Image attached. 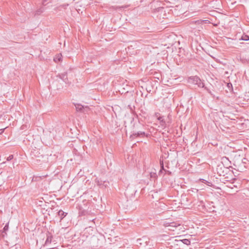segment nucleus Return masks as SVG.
<instances>
[{
    "instance_id": "nucleus-1",
    "label": "nucleus",
    "mask_w": 249,
    "mask_h": 249,
    "mask_svg": "<svg viewBox=\"0 0 249 249\" xmlns=\"http://www.w3.org/2000/svg\"><path fill=\"white\" fill-rule=\"evenodd\" d=\"M188 82L194 85H196L199 88H204L205 89L208 90L207 88L205 87L204 83L200 79V78L197 76H190L188 78Z\"/></svg>"
},
{
    "instance_id": "nucleus-2",
    "label": "nucleus",
    "mask_w": 249,
    "mask_h": 249,
    "mask_svg": "<svg viewBox=\"0 0 249 249\" xmlns=\"http://www.w3.org/2000/svg\"><path fill=\"white\" fill-rule=\"evenodd\" d=\"M150 239L146 236H143L142 238L137 239V244L141 246L145 247L147 246H151L150 244Z\"/></svg>"
},
{
    "instance_id": "nucleus-3",
    "label": "nucleus",
    "mask_w": 249,
    "mask_h": 249,
    "mask_svg": "<svg viewBox=\"0 0 249 249\" xmlns=\"http://www.w3.org/2000/svg\"><path fill=\"white\" fill-rule=\"evenodd\" d=\"M217 174L220 176H225L229 171L228 168L225 167L223 163L217 165L216 168Z\"/></svg>"
},
{
    "instance_id": "nucleus-4",
    "label": "nucleus",
    "mask_w": 249,
    "mask_h": 249,
    "mask_svg": "<svg viewBox=\"0 0 249 249\" xmlns=\"http://www.w3.org/2000/svg\"><path fill=\"white\" fill-rule=\"evenodd\" d=\"M164 225L165 227H169L168 228L169 230L174 231V229L178 227L180 225L179 224H177L176 222H171V223H165Z\"/></svg>"
},
{
    "instance_id": "nucleus-5",
    "label": "nucleus",
    "mask_w": 249,
    "mask_h": 249,
    "mask_svg": "<svg viewBox=\"0 0 249 249\" xmlns=\"http://www.w3.org/2000/svg\"><path fill=\"white\" fill-rule=\"evenodd\" d=\"M145 136V133L143 131H138V132H134L132 134L130 135V138L134 139L138 137H143Z\"/></svg>"
},
{
    "instance_id": "nucleus-6",
    "label": "nucleus",
    "mask_w": 249,
    "mask_h": 249,
    "mask_svg": "<svg viewBox=\"0 0 249 249\" xmlns=\"http://www.w3.org/2000/svg\"><path fill=\"white\" fill-rule=\"evenodd\" d=\"M53 237L51 235H47V239L45 243V246H47L52 242Z\"/></svg>"
},
{
    "instance_id": "nucleus-7",
    "label": "nucleus",
    "mask_w": 249,
    "mask_h": 249,
    "mask_svg": "<svg viewBox=\"0 0 249 249\" xmlns=\"http://www.w3.org/2000/svg\"><path fill=\"white\" fill-rule=\"evenodd\" d=\"M67 213L64 212L62 210H60L58 212V215L60 217V219H62L64 217H65Z\"/></svg>"
},
{
    "instance_id": "nucleus-8",
    "label": "nucleus",
    "mask_w": 249,
    "mask_h": 249,
    "mask_svg": "<svg viewBox=\"0 0 249 249\" xmlns=\"http://www.w3.org/2000/svg\"><path fill=\"white\" fill-rule=\"evenodd\" d=\"M45 9L43 7H41L39 9L36 10L35 13V16L39 15L44 11Z\"/></svg>"
},
{
    "instance_id": "nucleus-9",
    "label": "nucleus",
    "mask_w": 249,
    "mask_h": 249,
    "mask_svg": "<svg viewBox=\"0 0 249 249\" xmlns=\"http://www.w3.org/2000/svg\"><path fill=\"white\" fill-rule=\"evenodd\" d=\"M75 108L77 111H82L83 109H84V107L80 104H76L75 105Z\"/></svg>"
},
{
    "instance_id": "nucleus-10",
    "label": "nucleus",
    "mask_w": 249,
    "mask_h": 249,
    "mask_svg": "<svg viewBox=\"0 0 249 249\" xmlns=\"http://www.w3.org/2000/svg\"><path fill=\"white\" fill-rule=\"evenodd\" d=\"M54 61L56 62H59L62 60V55L61 54H59L57 55H56L54 58Z\"/></svg>"
},
{
    "instance_id": "nucleus-11",
    "label": "nucleus",
    "mask_w": 249,
    "mask_h": 249,
    "mask_svg": "<svg viewBox=\"0 0 249 249\" xmlns=\"http://www.w3.org/2000/svg\"><path fill=\"white\" fill-rule=\"evenodd\" d=\"M97 183H98V184L99 185H104L105 187H106L107 186V184L108 183V182H107L106 181H103L102 180H101L100 181H99V180H98L97 181Z\"/></svg>"
},
{
    "instance_id": "nucleus-12",
    "label": "nucleus",
    "mask_w": 249,
    "mask_h": 249,
    "mask_svg": "<svg viewBox=\"0 0 249 249\" xmlns=\"http://www.w3.org/2000/svg\"><path fill=\"white\" fill-rule=\"evenodd\" d=\"M181 241L183 244L187 245H189L191 243L190 241L187 239H184L181 240Z\"/></svg>"
},
{
    "instance_id": "nucleus-13",
    "label": "nucleus",
    "mask_w": 249,
    "mask_h": 249,
    "mask_svg": "<svg viewBox=\"0 0 249 249\" xmlns=\"http://www.w3.org/2000/svg\"><path fill=\"white\" fill-rule=\"evenodd\" d=\"M241 39L245 41L249 40V36L247 35H243L241 37Z\"/></svg>"
},
{
    "instance_id": "nucleus-14",
    "label": "nucleus",
    "mask_w": 249,
    "mask_h": 249,
    "mask_svg": "<svg viewBox=\"0 0 249 249\" xmlns=\"http://www.w3.org/2000/svg\"><path fill=\"white\" fill-rule=\"evenodd\" d=\"M160 165L161 169H160V171H159V175L161 173H162L163 170H164L163 161H160Z\"/></svg>"
},
{
    "instance_id": "nucleus-15",
    "label": "nucleus",
    "mask_w": 249,
    "mask_h": 249,
    "mask_svg": "<svg viewBox=\"0 0 249 249\" xmlns=\"http://www.w3.org/2000/svg\"><path fill=\"white\" fill-rule=\"evenodd\" d=\"M150 178L153 179L156 178L157 175V174L155 172H151L150 173Z\"/></svg>"
},
{
    "instance_id": "nucleus-16",
    "label": "nucleus",
    "mask_w": 249,
    "mask_h": 249,
    "mask_svg": "<svg viewBox=\"0 0 249 249\" xmlns=\"http://www.w3.org/2000/svg\"><path fill=\"white\" fill-rule=\"evenodd\" d=\"M195 22L196 23H198V24L202 23V22H204L205 23H210V21L208 20H197V21H196Z\"/></svg>"
},
{
    "instance_id": "nucleus-17",
    "label": "nucleus",
    "mask_w": 249,
    "mask_h": 249,
    "mask_svg": "<svg viewBox=\"0 0 249 249\" xmlns=\"http://www.w3.org/2000/svg\"><path fill=\"white\" fill-rule=\"evenodd\" d=\"M13 158H14L13 155H9V156L7 158L6 160H7V161H10V160H12L13 159Z\"/></svg>"
},
{
    "instance_id": "nucleus-18",
    "label": "nucleus",
    "mask_w": 249,
    "mask_h": 249,
    "mask_svg": "<svg viewBox=\"0 0 249 249\" xmlns=\"http://www.w3.org/2000/svg\"><path fill=\"white\" fill-rule=\"evenodd\" d=\"M8 229V224H7L5 225L4 227L3 228V231H6Z\"/></svg>"
},
{
    "instance_id": "nucleus-19",
    "label": "nucleus",
    "mask_w": 249,
    "mask_h": 249,
    "mask_svg": "<svg viewBox=\"0 0 249 249\" xmlns=\"http://www.w3.org/2000/svg\"><path fill=\"white\" fill-rule=\"evenodd\" d=\"M128 7V5H124V6H119V7H117V8H126Z\"/></svg>"
},
{
    "instance_id": "nucleus-20",
    "label": "nucleus",
    "mask_w": 249,
    "mask_h": 249,
    "mask_svg": "<svg viewBox=\"0 0 249 249\" xmlns=\"http://www.w3.org/2000/svg\"><path fill=\"white\" fill-rule=\"evenodd\" d=\"M160 125H162V126H165V122L163 120H162L160 122Z\"/></svg>"
},
{
    "instance_id": "nucleus-21",
    "label": "nucleus",
    "mask_w": 249,
    "mask_h": 249,
    "mask_svg": "<svg viewBox=\"0 0 249 249\" xmlns=\"http://www.w3.org/2000/svg\"><path fill=\"white\" fill-rule=\"evenodd\" d=\"M4 129H5V128H4V129H0V134L4 132Z\"/></svg>"
},
{
    "instance_id": "nucleus-22",
    "label": "nucleus",
    "mask_w": 249,
    "mask_h": 249,
    "mask_svg": "<svg viewBox=\"0 0 249 249\" xmlns=\"http://www.w3.org/2000/svg\"><path fill=\"white\" fill-rule=\"evenodd\" d=\"M159 120L160 121V122L162 120H163V117H160L159 118H158Z\"/></svg>"
},
{
    "instance_id": "nucleus-23",
    "label": "nucleus",
    "mask_w": 249,
    "mask_h": 249,
    "mask_svg": "<svg viewBox=\"0 0 249 249\" xmlns=\"http://www.w3.org/2000/svg\"><path fill=\"white\" fill-rule=\"evenodd\" d=\"M5 163V162H3L2 163H1V164H4Z\"/></svg>"
}]
</instances>
